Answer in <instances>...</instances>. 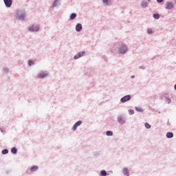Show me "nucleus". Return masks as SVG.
I'll return each instance as SVG.
<instances>
[{
	"label": "nucleus",
	"mask_w": 176,
	"mask_h": 176,
	"mask_svg": "<svg viewBox=\"0 0 176 176\" xmlns=\"http://www.w3.org/2000/svg\"><path fill=\"white\" fill-rule=\"evenodd\" d=\"M25 16L26 15L25 14V12H23V11H21V10L17 11V13H16L17 19L23 20L25 19Z\"/></svg>",
	"instance_id": "obj_1"
},
{
	"label": "nucleus",
	"mask_w": 176,
	"mask_h": 176,
	"mask_svg": "<svg viewBox=\"0 0 176 176\" xmlns=\"http://www.w3.org/2000/svg\"><path fill=\"white\" fill-rule=\"evenodd\" d=\"M39 30V27L36 25H32L29 28V31L32 32H38Z\"/></svg>",
	"instance_id": "obj_2"
},
{
	"label": "nucleus",
	"mask_w": 176,
	"mask_h": 176,
	"mask_svg": "<svg viewBox=\"0 0 176 176\" xmlns=\"http://www.w3.org/2000/svg\"><path fill=\"white\" fill-rule=\"evenodd\" d=\"M12 0H4V5H6V7L10 8L12 6Z\"/></svg>",
	"instance_id": "obj_3"
},
{
	"label": "nucleus",
	"mask_w": 176,
	"mask_h": 176,
	"mask_svg": "<svg viewBox=\"0 0 176 176\" xmlns=\"http://www.w3.org/2000/svg\"><path fill=\"white\" fill-rule=\"evenodd\" d=\"M85 55V52H78L76 56H74V60L80 58L81 56Z\"/></svg>",
	"instance_id": "obj_4"
},
{
	"label": "nucleus",
	"mask_w": 176,
	"mask_h": 176,
	"mask_svg": "<svg viewBox=\"0 0 176 176\" xmlns=\"http://www.w3.org/2000/svg\"><path fill=\"white\" fill-rule=\"evenodd\" d=\"M46 76H48V74L43 72H41L38 74V78H45Z\"/></svg>",
	"instance_id": "obj_5"
},
{
	"label": "nucleus",
	"mask_w": 176,
	"mask_h": 176,
	"mask_svg": "<svg viewBox=\"0 0 176 176\" xmlns=\"http://www.w3.org/2000/svg\"><path fill=\"white\" fill-rule=\"evenodd\" d=\"M130 99H131V96H125L121 98V102H125L126 101H129Z\"/></svg>",
	"instance_id": "obj_6"
},
{
	"label": "nucleus",
	"mask_w": 176,
	"mask_h": 176,
	"mask_svg": "<svg viewBox=\"0 0 176 176\" xmlns=\"http://www.w3.org/2000/svg\"><path fill=\"white\" fill-rule=\"evenodd\" d=\"M126 52V47L125 45L121 46V48L120 49V54H124Z\"/></svg>",
	"instance_id": "obj_7"
},
{
	"label": "nucleus",
	"mask_w": 176,
	"mask_h": 176,
	"mask_svg": "<svg viewBox=\"0 0 176 176\" xmlns=\"http://www.w3.org/2000/svg\"><path fill=\"white\" fill-rule=\"evenodd\" d=\"M80 124H81V121H77V122H76V124H74V125H73V127L72 128V129L73 131H76L77 127H78Z\"/></svg>",
	"instance_id": "obj_8"
},
{
	"label": "nucleus",
	"mask_w": 176,
	"mask_h": 176,
	"mask_svg": "<svg viewBox=\"0 0 176 176\" xmlns=\"http://www.w3.org/2000/svg\"><path fill=\"white\" fill-rule=\"evenodd\" d=\"M165 8L168 10H170L173 8V3L172 2H168L166 3V6H165Z\"/></svg>",
	"instance_id": "obj_9"
},
{
	"label": "nucleus",
	"mask_w": 176,
	"mask_h": 176,
	"mask_svg": "<svg viewBox=\"0 0 176 176\" xmlns=\"http://www.w3.org/2000/svg\"><path fill=\"white\" fill-rule=\"evenodd\" d=\"M81 30H82L81 24L77 23V25H76V31H77V32H79L81 31Z\"/></svg>",
	"instance_id": "obj_10"
},
{
	"label": "nucleus",
	"mask_w": 176,
	"mask_h": 176,
	"mask_svg": "<svg viewBox=\"0 0 176 176\" xmlns=\"http://www.w3.org/2000/svg\"><path fill=\"white\" fill-rule=\"evenodd\" d=\"M38 170V166H33L30 168V172H35Z\"/></svg>",
	"instance_id": "obj_11"
},
{
	"label": "nucleus",
	"mask_w": 176,
	"mask_h": 176,
	"mask_svg": "<svg viewBox=\"0 0 176 176\" xmlns=\"http://www.w3.org/2000/svg\"><path fill=\"white\" fill-rule=\"evenodd\" d=\"M166 138H168V139H171L173 138V133H172L171 132H169L168 133H166Z\"/></svg>",
	"instance_id": "obj_12"
},
{
	"label": "nucleus",
	"mask_w": 176,
	"mask_h": 176,
	"mask_svg": "<svg viewBox=\"0 0 176 176\" xmlns=\"http://www.w3.org/2000/svg\"><path fill=\"white\" fill-rule=\"evenodd\" d=\"M122 173H124V175L129 176V175L128 174V169H126V168H124V169H122Z\"/></svg>",
	"instance_id": "obj_13"
},
{
	"label": "nucleus",
	"mask_w": 176,
	"mask_h": 176,
	"mask_svg": "<svg viewBox=\"0 0 176 176\" xmlns=\"http://www.w3.org/2000/svg\"><path fill=\"white\" fill-rule=\"evenodd\" d=\"M103 2V3L106 6L109 5V3H111V0H102V1Z\"/></svg>",
	"instance_id": "obj_14"
},
{
	"label": "nucleus",
	"mask_w": 176,
	"mask_h": 176,
	"mask_svg": "<svg viewBox=\"0 0 176 176\" xmlns=\"http://www.w3.org/2000/svg\"><path fill=\"white\" fill-rule=\"evenodd\" d=\"M118 122H120V124H124V118L120 117L118 118Z\"/></svg>",
	"instance_id": "obj_15"
},
{
	"label": "nucleus",
	"mask_w": 176,
	"mask_h": 176,
	"mask_svg": "<svg viewBox=\"0 0 176 176\" xmlns=\"http://www.w3.org/2000/svg\"><path fill=\"white\" fill-rule=\"evenodd\" d=\"M100 175L102 176H107V171H105L104 170H100Z\"/></svg>",
	"instance_id": "obj_16"
},
{
	"label": "nucleus",
	"mask_w": 176,
	"mask_h": 176,
	"mask_svg": "<svg viewBox=\"0 0 176 176\" xmlns=\"http://www.w3.org/2000/svg\"><path fill=\"white\" fill-rule=\"evenodd\" d=\"M112 135H113L112 131H106V136H112Z\"/></svg>",
	"instance_id": "obj_17"
},
{
	"label": "nucleus",
	"mask_w": 176,
	"mask_h": 176,
	"mask_svg": "<svg viewBox=\"0 0 176 176\" xmlns=\"http://www.w3.org/2000/svg\"><path fill=\"white\" fill-rule=\"evenodd\" d=\"M153 18H155V19H159L160 18L159 14H153Z\"/></svg>",
	"instance_id": "obj_18"
},
{
	"label": "nucleus",
	"mask_w": 176,
	"mask_h": 176,
	"mask_svg": "<svg viewBox=\"0 0 176 176\" xmlns=\"http://www.w3.org/2000/svg\"><path fill=\"white\" fill-rule=\"evenodd\" d=\"M142 7L143 8L147 7V2L146 1L142 2Z\"/></svg>",
	"instance_id": "obj_19"
},
{
	"label": "nucleus",
	"mask_w": 176,
	"mask_h": 176,
	"mask_svg": "<svg viewBox=\"0 0 176 176\" xmlns=\"http://www.w3.org/2000/svg\"><path fill=\"white\" fill-rule=\"evenodd\" d=\"M128 113H129V115H133V114H134V110L129 109V110H128Z\"/></svg>",
	"instance_id": "obj_20"
},
{
	"label": "nucleus",
	"mask_w": 176,
	"mask_h": 176,
	"mask_svg": "<svg viewBox=\"0 0 176 176\" xmlns=\"http://www.w3.org/2000/svg\"><path fill=\"white\" fill-rule=\"evenodd\" d=\"M144 126L146 127V129H150L151 126H150V124L147 122H146V124H144Z\"/></svg>",
	"instance_id": "obj_21"
},
{
	"label": "nucleus",
	"mask_w": 176,
	"mask_h": 176,
	"mask_svg": "<svg viewBox=\"0 0 176 176\" xmlns=\"http://www.w3.org/2000/svg\"><path fill=\"white\" fill-rule=\"evenodd\" d=\"M16 153H17V150L16 149V148H12V153L16 154Z\"/></svg>",
	"instance_id": "obj_22"
},
{
	"label": "nucleus",
	"mask_w": 176,
	"mask_h": 176,
	"mask_svg": "<svg viewBox=\"0 0 176 176\" xmlns=\"http://www.w3.org/2000/svg\"><path fill=\"white\" fill-rule=\"evenodd\" d=\"M70 19L72 20H74V19H76V14H72V15L70 16Z\"/></svg>",
	"instance_id": "obj_23"
},
{
	"label": "nucleus",
	"mask_w": 176,
	"mask_h": 176,
	"mask_svg": "<svg viewBox=\"0 0 176 176\" xmlns=\"http://www.w3.org/2000/svg\"><path fill=\"white\" fill-rule=\"evenodd\" d=\"M135 111L138 112H142V109H141L140 107H135Z\"/></svg>",
	"instance_id": "obj_24"
},
{
	"label": "nucleus",
	"mask_w": 176,
	"mask_h": 176,
	"mask_svg": "<svg viewBox=\"0 0 176 176\" xmlns=\"http://www.w3.org/2000/svg\"><path fill=\"white\" fill-rule=\"evenodd\" d=\"M7 153H8V150H7V149L3 150V151H2V154H3V155H6V154H7Z\"/></svg>",
	"instance_id": "obj_25"
},
{
	"label": "nucleus",
	"mask_w": 176,
	"mask_h": 176,
	"mask_svg": "<svg viewBox=\"0 0 176 176\" xmlns=\"http://www.w3.org/2000/svg\"><path fill=\"white\" fill-rule=\"evenodd\" d=\"M147 33L148 34H151L153 33V31L151 30V29H147Z\"/></svg>",
	"instance_id": "obj_26"
},
{
	"label": "nucleus",
	"mask_w": 176,
	"mask_h": 176,
	"mask_svg": "<svg viewBox=\"0 0 176 176\" xmlns=\"http://www.w3.org/2000/svg\"><path fill=\"white\" fill-rule=\"evenodd\" d=\"M28 65L29 66L32 65H33V61L29 60V61L28 62Z\"/></svg>",
	"instance_id": "obj_27"
},
{
	"label": "nucleus",
	"mask_w": 176,
	"mask_h": 176,
	"mask_svg": "<svg viewBox=\"0 0 176 176\" xmlns=\"http://www.w3.org/2000/svg\"><path fill=\"white\" fill-rule=\"evenodd\" d=\"M157 3H162L163 2V0H157Z\"/></svg>",
	"instance_id": "obj_28"
},
{
	"label": "nucleus",
	"mask_w": 176,
	"mask_h": 176,
	"mask_svg": "<svg viewBox=\"0 0 176 176\" xmlns=\"http://www.w3.org/2000/svg\"><path fill=\"white\" fill-rule=\"evenodd\" d=\"M173 89H175V90H176V84L173 86Z\"/></svg>",
	"instance_id": "obj_29"
},
{
	"label": "nucleus",
	"mask_w": 176,
	"mask_h": 176,
	"mask_svg": "<svg viewBox=\"0 0 176 176\" xmlns=\"http://www.w3.org/2000/svg\"><path fill=\"white\" fill-rule=\"evenodd\" d=\"M168 102H170V100L168 99Z\"/></svg>",
	"instance_id": "obj_30"
},
{
	"label": "nucleus",
	"mask_w": 176,
	"mask_h": 176,
	"mask_svg": "<svg viewBox=\"0 0 176 176\" xmlns=\"http://www.w3.org/2000/svg\"><path fill=\"white\" fill-rule=\"evenodd\" d=\"M131 78H134V76H131Z\"/></svg>",
	"instance_id": "obj_31"
}]
</instances>
